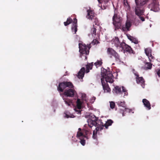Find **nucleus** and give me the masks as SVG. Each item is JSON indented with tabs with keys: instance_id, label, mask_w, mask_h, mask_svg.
Returning <instances> with one entry per match:
<instances>
[{
	"instance_id": "nucleus-1",
	"label": "nucleus",
	"mask_w": 160,
	"mask_h": 160,
	"mask_svg": "<svg viewBox=\"0 0 160 160\" xmlns=\"http://www.w3.org/2000/svg\"><path fill=\"white\" fill-rule=\"evenodd\" d=\"M79 52L80 53V57L82 58V56L85 57V59L87 60V57L89 53V50L91 48L90 45L86 46L85 44L79 43Z\"/></svg>"
},
{
	"instance_id": "nucleus-2",
	"label": "nucleus",
	"mask_w": 160,
	"mask_h": 160,
	"mask_svg": "<svg viewBox=\"0 0 160 160\" xmlns=\"http://www.w3.org/2000/svg\"><path fill=\"white\" fill-rule=\"evenodd\" d=\"M101 75L103 80L105 79L106 82L112 83L113 82V75L110 71L103 69L101 70Z\"/></svg>"
},
{
	"instance_id": "nucleus-3",
	"label": "nucleus",
	"mask_w": 160,
	"mask_h": 160,
	"mask_svg": "<svg viewBox=\"0 0 160 160\" xmlns=\"http://www.w3.org/2000/svg\"><path fill=\"white\" fill-rule=\"evenodd\" d=\"M74 86L70 82L64 81L59 83L57 89L59 92H62L67 89L66 88H73Z\"/></svg>"
},
{
	"instance_id": "nucleus-4",
	"label": "nucleus",
	"mask_w": 160,
	"mask_h": 160,
	"mask_svg": "<svg viewBox=\"0 0 160 160\" xmlns=\"http://www.w3.org/2000/svg\"><path fill=\"white\" fill-rule=\"evenodd\" d=\"M118 10L116 9L114 11V14L112 17L113 23L116 28L118 29L120 28L122 24L121 18L117 14Z\"/></svg>"
},
{
	"instance_id": "nucleus-5",
	"label": "nucleus",
	"mask_w": 160,
	"mask_h": 160,
	"mask_svg": "<svg viewBox=\"0 0 160 160\" xmlns=\"http://www.w3.org/2000/svg\"><path fill=\"white\" fill-rule=\"evenodd\" d=\"M135 1L136 5L135 9H137V11L142 12L143 9H145L146 4L148 0H135Z\"/></svg>"
},
{
	"instance_id": "nucleus-6",
	"label": "nucleus",
	"mask_w": 160,
	"mask_h": 160,
	"mask_svg": "<svg viewBox=\"0 0 160 160\" xmlns=\"http://www.w3.org/2000/svg\"><path fill=\"white\" fill-rule=\"evenodd\" d=\"M87 14L86 18L89 20H91L96 25H98L99 21L98 18L95 15L93 10L90 9L87 10Z\"/></svg>"
},
{
	"instance_id": "nucleus-7",
	"label": "nucleus",
	"mask_w": 160,
	"mask_h": 160,
	"mask_svg": "<svg viewBox=\"0 0 160 160\" xmlns=\"http://www.w3.org/2000/svg\"><path fill=\"white\" fill-rule=\"evenodd\" d=\"M159 6L158 0H153L152 2L148 5V7L151 8V11L156 12L160 9Z\"/></svg>"
},
{
	"instance_id": "nucleus-8",
	"label": "nucleus",
	"mask_w": 160,
	"mask_h": 160,
	"mask_svg": "<svg viewBox=\"0 0 160 160\" xmlns=\"http://www.w3.org/2000/svg\"><path fill=\"white\" fill-rule=\"evenodd\" d=\"M121 48H122L124 53H128L129 54L134 53V52L131 47L126 44L125 42H121Z\"/></svg>"
},
{
	"instance_id": "nucleus-9",
	"label": "nucleus",
	"mask_w": 160,
	"mask_h": 160,
	"mask_svg": "<svg viewBox=\"0 0 160 160\" xmlns=\"http://www.w3.org/2000/svg\"><path fill=\"white\" fill-rule=\"evenodd\" d=\"M107 54L111 56H113L116 61H119L120 60V56L119 54L112 48H108L107 50Z\"/></svg>"
},
{
	"instance_id": "nucleus-10",
	"label": "nucleus",
	"mask_w": 160,
	"mask_h": 160,
	"mask_svg": "<svg viewBox=\"0 0 160 160\" xmlns=\"http://www.w3.org/2000/svg\"><path fill=\"white\" fill-rule=\"evenodd\" d=\"M122 91L120 87L118 86H116L114 87L113 90V91L117 94H121L123 92L124 93V97L125 96H127L128 94L127 90L123 86H122Z\"/></svg>"
},
{
	"instance_id": "nucleus-11",
	"label": "nucleus",
	"mask_w": 160,
	"mask_h": 160,
	"mask_svg": "<svg viewBox=\"0 0 160 160\" xmlns=\"http://www.w3.org/2000/svg\"><path fill=\"white\" fill-rule=\"evenodd\" d=\"M98 120V118L94 115L91 116V118L88 120V124L90 128H92L93 126L96 125L97 122Z\"/></svg>"
},
{
	"instance_id": "nucleus-12",
	"label": "nucleus",
	"mask_w": 160,
	"mask_h": 160,
	"mask_svg": "<svg viewBox=\"0 0 160 160\" xmlns=\"http://www.w3.org/2000/svg\"><path fill=\"white\" fill-rule=\"evenodd\" d=\"M66 89L64 92L63 94L67 97H73L76 93V92L72 88H69Z\"/></svg>"
},
{
	"instance_id": "nucleus-13",
	"label": "nucleus",
	"mask_w": 160,
	"mask_h": 160,
	"mask_svg": "<svg viewBox=\"0 0 160 160\" xmlns=\"http://www.w3.org/2000/svg\"><path fill=\"white\" fill-rule=\"evenodd\" d=\"M134 75L136 76V82L138 84H139L142 86L143 88L145 86V81L142 77H139L138 73H134Z\"/></svg>"
},
{
	"instance_id": "nucleus-14",
	"label": "nucleus",
	"mask_w": 160,
	"mask_h": 160,
	"mask_svg": "<svg viewBox=\"0 0 160 160\" xmlns=\"http://www.w3.org/2000/svg\"><path fill=\"white\" fill-rule=\"evenodd\" d=\"M101 81L103 89L105 92H109L111 91V89L110 88L108 82H106L103 80L102 78H101Z\"/></svg>"
},
{
	"instance_id": "nucleus-15",
	"label": "nucleus",
	"mask_w": 160,
	"mask_h": 160,
	"mask_svg": "<svg viewBox=\"0 0 160 160\" xmlns=\"http://www.w3.org/2000/svg\"><path fill=\"white\" fill-rule=\"evenodd\" d=\"M145 11V9H143V11L142 12L139 10L137 11V9H135V12L136 15L138 16L139 18L142 22L145 21V18L143 17L142 16V15L144 14Z\"/></svg>"
},
{
	"instance_id": "nucleus-16",
	"label": "nucleus",
	"mask_w": 160,
	"mask_h": 160,
	"mask_svg": "<svg viewBox=\"0 0 160 160\" xmlns=\"http://www.w3.org/2000/svg\"><path fill=\"white\" fill-rule=\"evenodd\" d=\"M77 20L76 18L74 19V21L73 22L71 28V29L72 32H74V34L76 33L77 31Z\"/></svg>"
},
{
	"instance_id": "nucleus-17",
	"label": "nucleus",
	"mask_w": 160,
	"mask_h": 160,
	"mask_svg": "<svg viewBox=\"0 0 160 160\" xmlns=\"http://www.w3.org/2000/svg\"><path fill=\"white\" fill-rule=\"evenodd\" d=\"M96 128H98V130L101 131L104 127V124L102 122V120L101 119H98L97 122V125H94Z\"/></svg>"
},
{
	"instance_id": "nucleus-18",
	"label": "nucleus",
	"mask_w": 160,
	"mask_h": 160,
	"mask_svg": "<svg viewBox=\"0 0 160 160\" xmlns=\"http://www.w3.org/2000/svg\"><path fill=\"white\" fill-rule=\"evenodd\" d=\"M125 112H128L129 113L131 112H132V113H134V112H133L132 109L126 108V107L124 109L119 108V112L122 114V116H125Z\"/></svg>"
},
{
	"instance_id": "nucleus-19",
	"label": "nucleus",
	"mask_w": 160,
	"mask_h": 160,
	"mask_svg": "<svg viewBox=\"0 0 160 160\" xmlns=\"http://www.w3.org/2000/svg\"><path fill=\"white\" fill-rule=\"evenodd\" d=\"M113 43L114 44V45L117 47L121 48V43H120L119 41L118 38V37H115L112 40Z\"/></svg>"
},
{
	"instance_id": "nucleus-20",
	"label": "nucleus",
	"mask_w": 160,
	"mask_h": 160,
	"mask_svg": "<svg viewBox=\"0 0 160 160\" xmlns=\"http://www.w3.org/2000/svg\"><path fill=\"white\" fill-rule=\"evenodd\" d=\"M142 102L144 106L148 110L151 109V104L146 99H143Z\"/></svg>"
},
{
	"instance_id": "nucleus-21",
	"label": "nucleus",
	"mask_w": 160,
	"mask_h": 160,
	"mask_svg": "<svg viewBox=\"0 0 160 160\" xmlns=\"http://www.w3.org/2000/svg\"><path fill=\"white\" fill-rule=\"evenodd\" d=\"M85 69L84 68L82 67L78 73V77L79 79H82L84 76Z\"/></svg>"
},
{
	"instance_id": "nucleus-22",
	"label": "nucleus",
	"mask_w": 160,
	"mask_h": 160,
	"mask_svg": "<svg viewBox=\"0 0 160 160\" xmlns=\"http://www.w3.org/2000/svg\"><path fill=\"white\" fill-rule=\"evenodd\" d=\"M78 130V131L77 132L76 135L77 137L79 139H81V138H84L83 130L82 131L81 129L79 128Z\"/></svg>"
},
{
	"instance_id": "nucleus-23",
	"label": "nucleus",
	"mask_w": 160,
	"mask_h": 160,
	"mask_svg": "<svg viewBox=\"0 0 160 160\" xmlns=\"http://www.w3.org/2000/svg\"><path fill=\"white\" fill-rule=\"evenodd\" d=\"M93 65V62L88 63L86 65V73H88L89 72V70H91L92 69Z\"/></svg>"
},
{
	"instance_id": "nucleus-24",
	"label": "nucleus",
	"mask_w": 160,
	"mask_h": 160,
	"mask_svg": "<svg viewBox=\"0 0 160 160\" xmlns=\"http://www.w3.org/2000/svg\"><path fill=\"white\" fill-rule=\"evenodd\" d=\"M152 64L150 62H147L145 63L144 69L145 70L150 69L152 68Z\"/></svg>"
},
{
	"instance_id": "nucleus-25",
	"label": "nucleus",
	"mask_w": 160,
	"mask_h": 160,
	"mask_svg": "<svg viewBox=\"0 0 160 160\" xmlns=\"http://www.w3.org/2000/svg\"><path fill=\"white\" fill-rule=\"evenodd\" d=\"M113 122V121L112 120H108L105 124H104V127H105V128L106 129L108 128V127L111 125Z\"/></svg>"
},
{
	"instance_id": "nucleus-26",
	"label": "nucleus",
	"mask_w": 160,
	"mask_h": 160,
	"mask_svg": "<svg viewBox=\"0 0 160 160\" xmlns=\"http://www.w3.org/2000/svg\"><path fill=\"white\" fill-rule=\"evenodd\" d=\"M99 131L98 128H96L95 130L93 131L92 134V138L94 139L97 140V132Z\"/></svg>"
},
{
	"instance_id": "nucleus-27",
	"label": "nucleus",
	"mask_w": 160,
	"mask_h": 160,
	"mask_svg": "<svg viewBox=\"0 0 160 160\" xmlns=\"http://www.w3.org/2000/svg\"><path fill=\"white\" fill-rule=\"evenodd\" d=\"M83 134L84 135V138H86L87 139H88V135L89 134H91V133L90 132L89 130H86L85 129H83Z\"/></svg>"
},
{
	"instance_id": "nucleus-28",
	"label": "nucleus",
	"mask_w": 160,
	"mask_h": 160,
	"mask_svg": "<svg viewBox=\"0 0 160 160\" xmlns=\"http://www.w3.org/2000/svg\"><path fill=\"white\" fill-rule=\"evenodd\" d=\"M63 100H64V101L65 104H66L68 106H70L72 104V100L68 98H63Z\"/></svg>"
},
{
	"instance_id": "nucleus-29",
	"label": "nucleus",
	"mask_w": 160,
	"mask_h": 160,
	"mask_svg": "<svg viewBox=\"0 0 160 160\" xmlns=\"http://www.w3.org/2000/svg\"><path fill=\"white\" fill-rule=\"evenodd\" d=\"M131 25V22L129 20H127L125 24V27L128 31L129 30V28Z\"/></svg>"
},
{
	"instance_id": "nucleus-30",
	"label": "nucleus",
	"mask_w": 160,
	"mask_h": 160,
	"mask_svg": "<svg viewBox=\"0 0 160 160\" xmlns=\"http://www.w3.org/2000/svg\"><path fill=\"white\" fill-rule=\"evenodd\" d=\"M72 22V20L70 18H67V20L66 22H64V25L65 26H67L69 24L71 23Z\"/></svg>"
},
{
	"instance_id": "nucleus-31",
	"label": "nucleus",
	"mask_w": 160,
	"mask_h": 160,
	"mask_svg": "<svg viewBox=\"0 0 160 160\" xmlns=\"http://www.w3.org/2000/svg\"><path fill=\"white\" fill-rule=\"evenodd\" d=\"M152 50L149 48H147L145 49V52L147 56L152 53Z\"/></svg>"
},
{
	"instance_id": "nucleus-32",
	"label": "nucleus",
	"mask_w": 160,
	"mask_h": 160,
	"mask_svg": "<svg viewBox=\"0 0 160 160\" xmlns=\"http://www.w3.org/2000/svg\"><path fill=\"white\" fill-rule=\"evenodd\" d=\"M102 60H98L96 62L94 63V65L97 68L100 66L102 65Z\"/></svg>"
},
{
	"instance_id": "nucleus-33",
	"label": "nucleus",
	"mask_w": 160,
	"mask_h": 160,
	"mask_svg": "<svg viewBox=\"0 0 160 160\" xmlns=\"http://www.w3.org/2000/svg\"><path fill=\"white\" fill-rule=\"evenodd\" d=\"M118 104L119 106H120L122 108V109H124L126 107L125 102H118ZM121 108L122 109V108Z\"/></svg>"
},
{
	"instance_id": "nucleus-34",
	"label": "nucleus",
	"mask_w": 160,
	"mask_h": 160,
	"mask_svg": "<svg viewBox=\"0 0 160 160\" xmlns=\"http://www.w3.org/2000/svg\"><path fill=\"white\" fill-rule=\"evenodd\" d=\"M82 102L79 99H78L77 101V106L78 109H81Z\"/></svg>"
},
{
	"instance_id": "nucleus-35",
	"label": "nucleus",
	"mask_w": 160,
	"mask_h": 160,
	"mask_svg": "<svg viewBox=\"0 0 160 160\" xmlns=\"http://www.w3.org/2000/svg\"><path fill=\"white\" fill-rule=\"evenodd\" d=\"M96 29L95 28V26L94 25H93V28L92 29L91 31H92V35H96Z\"/></svg>"
},
{
	"instance_id": "nucleus-36",
	"label": "nucleus",
	"mask_w": 160,
	"mask_h": 160,
	"mask_svg": "<svg viewBox=\"0 0 160 160\" xmlns=\"http://www.w3.org/2000/svg\"><path fill=\"white\" fill-rule=\"evenodd\" d=\"M110 107L112 109H113L115 106V103L114 102L111 101L110 102Z\"/></svg>"
},
{
	"instance_id": "nucleus-37",
	"label": "nucleus",
	"mask_w": 160,
	"mask_h": 160,
	"mask_svg": "<svg viewBox=\"0 0 160 160\" xmlns=\"http://www.w3.org/2000/svg\"><path fill=\"white\" fill-rule=\"evenodd\" d=\"M148 57L150 62H152L154 59V57L152 55V53L149 55V56H148Z\"/></svg>"
},
{
	"instance_id": "nucleus-38",
	"label": "nucleus",
	"mask_w": 160,
	"mask_h": 160,
	"mask_svg": "<svg viewBox=\"0 0 160 160\" xmlns=\"http://www.w3.org/2000/svg\"><path fill=\"white\" fill-rule=\"evenodd\" d=\"M132 42L135 44H137L138 43V41L137 39L134 37L132 41Z\"/></svg>"
},
{
	"instance_id": "nucleus-39",
	"label": "nucleus",
	"mask_w": 160,
	"mask_h": 160,
	"mask_svg": "<svg viewBox=\"0 0 160 160\" xmlns=\"http://www.w3.org/2000/svg\"><path fill=\"white\" fill-rule=\"evenodd\" d=\"M80 141V143L83 146H84L85 144V140L83 139V138H81Z\"/></svg>"
},
{
	"instance_id": "nucleus-40",
	"label": "nucleus",
	"mask_w": 160,
	"mask_h": 160,
	"mask_svg": "<svg viewBox=\"0 0 160 160\" xmlns=\"http://www.w3.org/2000/svg\"><path fill=\"white\" fill-rule=\"evenodd\" d=\"M99 43V41L96 39H94L92 42V44L94 45L95 44H98Z\"/></svg>"
},
{
	"instance_id": "nucleus-41",
	"label": "nucleus",
	"mask_w": 160,
	"mask_h": 160,
	"mask_svg": "<svg viewBox=\"0 0 160 160\" xmlns=\"http://www.w3.org/2000/svg\"><path fill=\"white\" fill-rule=\"evenodd\" d=\"M123 4L124 6H127L128 5V3L127 0H123Z\"/></svg>"
},
{
	"instance_id": "nucleus-42",
	"label": "nucleus",
	"mask_w": 160,
	"mask_h": 160,
	"mask_svg": "<svg viewBox=\"0 0 160 160\" xmlns=\"http://www.w3.org/2000/svg\"><path fill=\"white\" fill-rule=\"evenodd\" d=\"M133 37L132 36H128V39L131 41H132V39L133 38Z\"/></svg>"
},
{
	"instance_id": "nucleus-43",
	"label": "nucleus",
	"mask_w": 160,
	"mask_h": 160,
	"mask_svg": "<svg viewBox=\"0 0 160 160\" xmlns=\"http://www.w3.org/2000/svg\"><path fill=\"white\" fill-rule=\"evenodd\" d=\"M157 74L158 76L160 77V70L159 69L157 72Z\"/></svg>"
},
{
	"instance_id": "nucleus-44",
	"label": "nucleus",
	"mask_w": 160,
	"mask_h": 160,
	"mask_svg": "<svg viewBox=\"0 0 160 160\" xmlns=\"http://www.w3.org/2000/svg\"><path fill=\"white\" fill-rule=\"evenodd\" d=\"M99 3H102V0H98Z\"/></svg>"
},
{
	"instance_id": "nucleus-45",
	"label": "nucleus",
	"mask_w": 160,
	"mask_h": 160,
	"mask_svg": "<svg viewBox=\"0 0 160 160\" xmlns=\"http://www.w3.org/2000/svg\"><path fill=\"white\" fill-rule=\"evenodd\" d=\"M66 117L67 118H68L70 117L67 114H66Z\"/></svg>"
},
{
	"instance_id": "nucleus-46",
	"label": "nucleus",
	"mask_w": 160,
	"mask_h": 160,
	"mask_svg": "<svg viewBox=\"0 0 160 160\" xmlns=\"http://www.w3.org/2000/svg\"><path fill=\"white\" fill-rule=\"evenodd\" d=\"M81 112V111H79L78 113H80Z\"/></svg>"
}]
</instances>
